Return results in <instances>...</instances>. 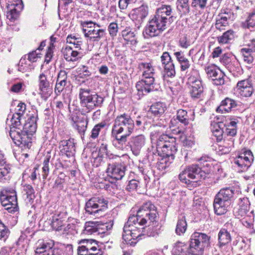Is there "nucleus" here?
Here are the masks:
<instances>
[{
  "label": "nucleus",
  "mask_w": 255,
  "mask_h": 255,
  "mask_svg": "<svg viewBox=\"0 0 255 255\" xmlns=\"http://www.w3.org/2000/svg\"><path fill=\"white\" fill-rule=\"evenodd\" d=\"M67 42L72 44L76 50H80L81 49L82 41H80L79 38H76L75 36L72 37L71 35L68 36L67 37Z\"/></svg>",
  "instance_id": "13d9d810"
},
{
  "label": "nucleus",
  "mask_w": 255,
  "mask_h": 255,
  "mask_svg": "<svg viewBox=\"0 0 255 255\" xmlns=\"http://www.w3.org/2000/svg\"><path fill=\"white\" fill-rule=\"evenodd\" d=\"M164 67L163 78L165 79L166 77H173L175 76L176 72L175 70V66L173 63L165 65Z\"/></svg>",
  "instance_id": "5fc2aeb1"
},
{
  "label": "nucleus",
  "mask_w": 255,
  "mask_h": 255,
  "mask_svg": "<svg viewBox=\"0 0 255 255\" xmlns=\"http://www.w3.org/2000/svg\"><path fill=\"white\" fill-rule=\"evenodd\" d=\"M254 159L252 152L250 150L244 149L234 159V163L244 171L247 170L251 165Z\"/></svg>",
  "instance_id": "4468645a"
},
{
  "label": "nucleus",
  "mask_w": 255,
  "mask_h": 255,
  "mask_svg": "<svg viewBox=\"0 0 255 255\" xmlns=\"http://www.w3.org/2000/svg\"><path fill=\"white\" fill-rule=\"evenodd\" d=\"M225 74L222 71H218V74L212 80L214 84L219 86L225 83Z\"/></svg>",
  "instance_id": "e2e57ef3"
},
{
  "label": "nucleus",
  "mask_w": 255,
  "mask_h": 255,
  "mask_svg": "<svg viewBox=\"0 0 255 255\" xmlns=\"http://www.w3.org/2000/svg\"><path fill=\"white\" fill-rule=\"evenodd\" d=\"M187 224L185 217H182L181 219H179L175 230L177 235L181 236L183 235L187 230Z\"/></svg>",
  "instance_id": "c03bdc74"
},
{
  "label": "nucleus",
  "mask_w": 255,
  "mask_h": 255,
  "mask_svg": "<svg viewBox=\"0 0 255 255\" xmlns=\"http://www.w3.org/2000/svg\"><path fill=\"white\" fill-rule=\"evenodd\" d=\"M160 58L162 64L163 66L169 64V63H173L170 55L167 52H163Z\"/></svg>",
  "instance_id": "69168bd1"
},
{
  "label": "nucleus",
  "mask_w": 255,
  "mask_h": 255,
  "mask_svg": "<svg viewBox=\"0 0 255 255\" xmlns=\"http://www.w3.org/2000/svg\"><path fill=\"white\" fill-rule=\"evenodd\" d=\"M37 116L32 115L27 119L24 125L22 126L21 128L27 136L35 132L37 128Z\"/></svg>",
  "instance_id": "bb28decb"
},
{
  "label": "nucleus",
  "mask_w": 255,
  "mask_h": 255,
  "mask_svg": "<svg viewBox=\"0 0 255 255\" xmlns=\"http://www.w3.org/2000/svg\"><path fill=\"white\" fill-rule=\"evenodd\" d=\"M223 126H224L223 123H215L212 126V131L213 135L216 137L217 141H220L223 139V133L225 132Z\"/></svg>",
  "instance_id": "58836bf2"
},
{
  "label": "nucleus",
  "mask_w": 255,
  "mask_h": 255,
  "mask_svg": "<svg viewBox=\"0 0 255 255\" xmlns=\"http://www.w3.org/2000/svg\"><path fill=\"white\" fill-rule=\"evenodd\" d=\"M81 25L85 36L89 38L90 41L98 42L106 35L105 30L100 29V26L92 21L82 22Z\"/></svg>",
  "instance_id": "9d476101"
},
{
  "label": "nucleus",
  "mask_w": 255,
  "mask_h": 255,
  "mask_svg": "<svg viewBox=\"0 0 255 255\" xmlns=\"http://www.w3.org/2000/svg\"><path fill=\"white\" fill-rule=\"evenodd\" d=\"M206 72L208 76L213 79L218 74V71H222L220 69L217 68L215 65H211L206 67Z\"/></svg>",
  "instance_id": "4d7b16f0"
},
{
  "label": "nucleus",
  "mask_w": 255,
  "mask_h": 255,
  "mask_svg": "<svg viewBox=\"0 0 255 255\" xmlns=\"http://www.w3.org/2000/svg\"><path fill=\"white\" fill-rule=\"evenodd\" d=\"M165 109L166 107L164 103L158 102L151 106L150 111L155 116H158L163 114Z\"/></svg>",
  "instance_id": "37998d69"
},
{
  "label": "nucleus",
  "mask_w": 255,
  "mask_h": 255,
  "mask_svg": "<svg viewBox=\"0 0 255 255\" xmlns=\"http://www.w3.org/2000/svg\"><path fill=\"white\" fill-rule=\"evenodd\" d=\"M145 143V138L143 134H139L131 137L128 142L130 150L132 153L138 156L140 153L142 147Z\"/></svg>",
  "instance_id": "aec40b11"
},
{
  "label": "nucleus",
  "mask_w": 255,
  "mask_h": 255,
  "mask_svg": "<svg viewBox=\"0 0 255 255\" xmlns=\"http://www.w3.org/2000/svg\"><path fill=\"white\" fill-rule=\"evenodd\" d=\"M218 241L220 248L225 246L231 241L230 233L227 229H221L218 234Z\"/></svg>",
  "instance_id": "f704fd0d"
},
{
  "label": "nucleus",
  "mask_w": 255,
  "mask_h": 255,
  "mask_svg": "<svg viewBox=\"0 0 255 255\" xmlns=\"http://www.w3.org/2000/svg\"><path fill=\"white\" fill-rule=\"evenodd\" d=\"M62 52L65 59L67 61H76L78 59L79 53L73 47L66 46L62 49Z\"/></svg>",
  "instance_id": "2f4dec72"
},
{
  "label": "nucleus",
  "mask_w": 255,
  "mask_h": 255,
  "mask_svg": "<svg viewBox=\"0 0 255 255\" xmlns=\"http://www.w3.org/2000/svg\"><path fill=\"white\" fill-rule=\"evenodd\" d=\"M177 150L176 138L163 134L158 138L156 149L152 152L155 155L162 157V164H166L167 162H171L174 159Z\"/></svg>",
  "instance_id": "f257e3e1"
},
{
  "label": "nucleus",
  "mask_w": 255,
  "mask_h": 255,
  "mask_svg": "<svg viewBox=\"0 0 255 255\" xmlns=\"http://www.w3.org/2000/svg\"><path fill=\"white\" fill-rule=\"evenodd\" d=\"M108 203L109 201L104 196H94L86 202L85 210L88 214L95 215L107 210Z\"/></svg>",
  "instance_id": "1a4fd4ad"
},
{
  "label": "nucleus",
  "mask_w": 255,
  "mask_h": 255,
  "mask_svg": "<svg viewBox=\"0 0 255 255\" xmlns=\"http://www.w3.org/2000/svg\"><path fill=\"white\" fill-rule=\"evenodd\" d=\"M10 198L6 199V201L0 200L1 205L9 213H14L17 210V197L15 198V201L12 202Z\"/></svg>",
  "instance_id": "79ce46f5"
},
{
  "label": "nucleus",
  "mask_w": 255,
  "mask_h": 255,
  "mask_svg": "<svg viewBox=\"0 0 255 255\" xmlns=\"http://www.w3.org/2000/svg\"><path fill=\"white\" fill-rule=\"evenodd\" d=\"M234 37V31L233 30H229L224 32L223 35L218 37V41L220 43L226 44Z\"/></svg>",
  "instance_id": "de8ad7c7"
},
{
  "label": "nucleus",
  "mask_w": 255,
  "mask_h": 255,
  "mask_svg": "<svg viewBox=\"0 0 255 255\" xmlns=\"http://www.w3.org/2000/svg\"><path fill=\"white\" fill-rule=\"evenodd\" d=\"M157 212L155 206L150 202L144 203L137 211L136 216L132 215L129 217V222H136L137 224L142 226L146 224V220L143 217H148L149 223L156 225L158 221Z\"/></svg>",
  "instance_id": "7ed1b4c3"
},
{
  "label": "nucleus",
  "mask_w": 255,
  "mask_h": 255,
  "mask_svg": "<svg viewBox=\"0 0 255 255\" xmlns=\"http://www.w3.org/2000/svg\"><path fill=\"white\" fill-rule=\"evenodd\" d=\"M59 148L61 153L65 154L68 157L73 156L75 151L74 139L69 138L60 140Z\"/></svg>",
  "instance_id": "412c9836"
},
{
  "label": "nucleus",
  "mask_w": 255,
  "mask_h": 255,
  "mask_svg": "<svg viewBox=\"0 0 255 255\" xmlns=\"http://www.w3.org/2000/svg\"><path fill=\"white\" fill-rule=\"evenodd\" d=\"M207 0H192L191 6L193 7H199L201 9H204L207 5Z\"/></svg>",
  "instance_id": "0e129e2a"
},
{
  "label": "nucleus",
  "mask_w": 255,
  "mask_h": 255,
  "mask_svg": "<svg viewBox=\"0 0 255 255\" xmlns=\"http://www.w3.org/2000/svg\"><path fill=\"white\" fill-rule=\"evenodd\" d=\"M126 170V166L121 163H109L106 172L109 176L118 180L124 177Z\"/></svg>",
  "instance_id": "dca6fc26"
},
{
  "label": "nucleus",
  "mask_w": 255,
  "mask_h": 255,
  "mask_svg": "<svg viewBox=\"0 0 255 255\" xmlns=\"http://www.w3.org/2000/svg\"><path fill=\"white\" fill-rule=\"evenodd\" d=\"M10 170V165L8 163L0 164V182L7 179V176Z\"/></svg>",
  "instance_id": "864d4df0"
},
{
  "label": "nucleus",
  "mask_w": 255,
  "mask_h": 255,
  "mask_svg": "<svg viewBox=\"0 0 255 255\" xmlns=\"http://www.w3.org/2000/svg\"><path fill=\"white\" fill-rule=\"evenodd\" d=\"M70 119L72 127L78 132L82 138L87 130L88 119L84 117L78 116L77 113L72 114Z\"/></svg>",
  "instance_id": "2eb2a0df"
},
{
  "label": "nucleus",
  "mask_w": 255,
  "mask_h": 255,
  "mask_svg": "<svg viewBox=\"0 0 255 255\" xmlns=\"http://www.w3.org/2000/svg\"><path fill=\"white\" fill-rule=\"evenodd\" d=\"M234 146V139L233 137H226L222 144L219 146V150L224 153H228Z\"/></svg>",
  "instance_id": "ea45409f"
},
{
  "label": "nucleus",
  "mask_w": 255,
  "mask_h": 255,
  "mask_svg": "<svg viewBox=\"0 0 255 255\" xmlns=\"http://www.w3.org/2000/svg\"><path fill=\"white\" fill-rule=\"evenodd\" d=\"M22 117V116L14 113L11 119L10 127H22L21 120Z\"/></svg>",
  "instance_id": "052dcab7"
},
{
  "label": "nucleus",
  "mask_w": 255,
  "mask_h": 255,
  "mask_svg": "<svg viewBox=\"0 0 255 255\" xmlns=\"http://www.w3.org/2000/svg\"><path fill=\"white\" fill-rule=\"evenodd\" d=\"M168 21L155 14L148 21L143 32L146 38L160 35L167 28Z\"/></svg>",
  "instance_id": "0eeeda50"
},
{
  "label": "nucleus",
  "mask_w": 255,
  "mask_h": 255,
  "mask_svg": "<svg viewBox=\"0 0 255 255\" xmlns=\"http://www.w3.org/2000/svg\"><path fill=\"white\" fill-rule=\"evenodd\" d=\"M176 6L181 16L186 15L190 11L189 0H177Z\"/></svg>",
  "instance_id": "e433bc0d"
},
{
  "label": "nucleus",
  "mask_w": 255,
  "mask_h": 255,
  "mask_svg": "<svg viewBox=\"0 0 255 255\" xmlns=\"http://www.w3.org/2000/svg\"><path fill=\"white\" fill-rule=\"evenodd\" d=\"M67 82L64 81H56L55 87V92L56 95H59L60 93L63 90L64 88L65 87Z\"/></svg>",
  "instance_id": "774afa93"
},
{
  "label": "nucleus",
  "mask_w": 255,
  "mask_h": 255,
  "mask_svg": "<svg viewBox=\"0 0 255 255\" xmlns=\"http://www.w3.org/2000/svg\"><path fill=\"white\" fill-rule=\"evenodd\" d=\"M239 105L235 100L226 98L223 100L220 106L216 109V112L221 114H225L231 112L233 109Z\"/></svg>",
  "instance_id": "b1692460"
},
{
  "label": "nucleus",
  "mask_w": 255,
  "mask_h": 255,
  "mask_svg": "<svg viewBox=\"0 0 255 255\" xmlns=\"http://www.w3.org/2000/svg\"><path fill=\"white\" fill-rule=\"evenodd\" d=\"M172 8L170 5H163L159 7L155 14L168 21V24L171 22L172 16L171 15Z\"/></svg>",
  "instance_id": "7c9ffc66"
},
{
  "label": "nucleus",
  "mask_w": 255,
  "mask_h": 255,
  "mask_svg": "<svg viewBox=\"0 0 255 255\" xmlns=\"http://www.w3.org/2000/svg\"><path fill=\"white\" fill-rule=\"evenodd\" d=\"M243 26L248 28L255 27V12L249 15L247 19L243 23Z\"/></svg>",
  "instance_id": "bf43d9fd"
},
{
  "label": "nucleus",
  "mask_w": 255,
  "mask_h": 255,
  "mask_svg": "<svg viewBox=\"0 0 255 255\" xmlns=\"http://www.w3.org/2000/svg\"><path fill=\"white\" fill-rule=\"evenodd\" d=\"M155 80L153 76L143 77L141 80L136 84V88L138 92L143 94L149 93L154 89Z\"/></svg>",
  "instance_id": "f3484780"
},
{
  "label": "nucleus",
  "mask_w": 255,
  "mask_h": 255,
  "mask_svg": "<svg viewBox=\"0 0 255 255\" xmlns=\"http://www.w3.org/2000/svg\"><path fill=\"white\" fill-rule=\"evenodd\" d=\"M134 121L130 116L124 113L118 116L114 121L112 131L131 134L134 129Z\"/></svg>",
  "instance_id": "6e6552de"
},
{
  "label": "nucleus",
  "mask_w": 255,
  "mask_h": 255,
  "mask_svg": "<svg viewBox=\"0 0 255 255\" xmlns=\"http://www.w3.org/2000/svg\"><path fill=\"white\" fill-rule=\"evenodd\" d=\"M22 0H17L16 3L7 6L6 17L11 21H14L19 18L20 13L23 8Z\"/></svg>",
  "instance_id": "6ab92c4d"
},
{
  "label": "nucleus",
  "mask_w": 255,
  "mask_h": 255,
  "mask_svg": "<svg viewBox=\"0 0 255 255\" xmlns=\"http://www.w3.org/2000/svg\"><path fill=\"white\" fill-rule=\"evenodd\" d=\"M106 126V123L105 122H102L96 125L92 130L91 134L90 135L91 138L92 139H96L97 138L101 129L104 128Z\"/></svg>",
  "instance_id": "6e6d98bb"
},
{
  "label": "nucleus",
  "mask_w": 255,
  "mask_h": 255,
  "mask_svg": "<svg viewBox=\"0 0 255 255\" xmlns=\"http://www.w3.org/2000/svg\"><path fill=\"white\" fill-rule=\"evenodd\" d=\"M16 197V192L11 188H5L2 189L0 192V200H3L5 202L6 199L10 198L12 202L15 201Z\"/></svg>",
  "instance_id": "4c0bfd02"
},
{
  "label": "nucleus",
  "mask_w": 255,
  "mask_h": 255,
  "mask_svg": "<svg viewBox=\"0 0 255 255\" xmlns=\"http://www.w3.org/2000/svg\"><path fill=\"white\" fill-rule=\"evenodd\" d=\"M122 33L125 40L129 42L131 45H135L137 44V40L135 31H132L129 28H127Z\"/></svg>",
  "instance_id": "c9c22d12"
},
{
  "label": "nucleus",
  "mask_w": 255,
  "mask_h": 255,
  "mask_svg": "<svg viewBox=\"0 0 255 255\" xmlns=\"http://www.w3.org/2000/svg\"><path fill=\"white\" fill-rule=\"evenodd\" d=\"M79 98L82 106L90 112L96 108L101 107L104 102L103 97L89 89L81 88L79 91Z\"/></svg>",
  "instance_id": "39448f33"
},
{
  "label": "nucleus",
  "mask_w": 255,
  "mask_h": 255,
  "mask_svg": "<svg viewBox=\"0 0 255 255\" xmlns=\"http://www.w3.org/2000/svg\"><path fill=\"white\" fill-rule=\"evenodd\" d=\"M237 88L239 94L243 97H250L253 92V88L249 79H245L238 82Z\"/></svg>",
  "instance_id": "393cba45"
},
{
  "label": "nucleus",
  "mask_w": 255,
  "mask_h": 255,
  "mask_svg": "<svg viewBox=\"0 0 255 255\" xmlns=\"http://www.w3.org/2000/svg\"><path fill=\"white\" fill-rule=\"evenodd\" d=\"M67 213L65 209L58 211L52 217L51 226L56 231H62L67 222Z\"/></svg>",
  "instance_id": "a211bd4d"
},
{
  "label": "nucleus",
  "mask_w": 255,
  "mask_h": 255,
  "mask_svg": "<svg viewBox=\"0 0 255 255\" xmlns=\"http://www.w3.org/2000/svg\"><path fill=\"white\" fill-rule=\"evenodd\" d=\"M189 93L192 99L195 100L202 97L204 88L199 77L190 76L188 79Z\"/></svg>",
  "instance_id": "f8f14e48"
},
{
  "label": "nucleus",
  "mask_w": 255,
  "mask_h": 255,
  "mask_svg": "<svg viewBox=\"0 0 255 255\" xmlns=\"http://www.w3.org/2000/svg\"><path fill=\"white\" fill-rule=\"evenodd\" d=\"M139 226L136 222H129V219L125 224L123 228V238L125 241H130L140 237L142 235L143 229L141 230L138 227Z\"/></svg>",
  "instance_id": "9b49d317"
},
{
  "label": "nucleus",
  "mask_w": 255,
  "mask_h": 255,
  "mask_svg": "<svg viewBox=\"0 0 255 255\" xmlns=\"http://www.w3.org/2000/svg\"><path fill=\"white\" fill-rule=\"evenodd\" d=\"M208 157H202L199 159L198 164H192L187 167L179 175L180 180L187 184L191 182L190 179L194 180L193 182H197L202 179L206 177V171L203 170L205 167L210 166Z\"/></svg>",
  "instance_id": "f03ea898"
},
{
  "label": "nucleus",
  "mask_w": 255,
  "mask_h": 255,
  "mask_svg": "<svg viewBox=\"0 0 255 255\" xmlns=\"http://www.w3.org/2000/svg\"><path fill=\"white\" fill-rule=\"evenodd\" d=\"M98 245L97 242L94 240H89L88 245L85 247L86 250L89 251V253L93 251H97Z\"/></svg>",
  "instance_id": "338daca9"
},
{
  "label": "nucleus",
  "mask_w": 255,
  "mask_h": 255,
  "mask_svg": "<svg viewBox=\"0 0 255 255\" xmlns=\"http://www.w3.org/2000/svg\"><path fill=\"white\" fill-rule=\"evenodd\" d=\"M23 190L26 193L27 198L29 201L33 199L35 197V191L31 185L29 184L24 185L23 186Z\"/></svg>",
  "instance_id": "680f3d73"
},
{
  "label": "nucleus",
  "mask_w": 255,
  "mask_h": 255,
  "mask_svg": "<svg viewBox=\"0 0 255 255\" xmlns=\"http://www.w3.org/2000/svg\"><path fill=\"white\" fill-rule=\"evenodd\" d=\"M219 18L216 19L215 27L216 29L221 31L224 30L225 27L228 25V19L230 18V16L219 15Z\"/></svg>",
  "instance_id": "09e8293b"
},
{
  "label": "nucleus",
  "mask_w": 255,
  "mask_h": 255,
  "mask_svg": "<svg viewBox=\"0 0 255 255\" xmlns=\"http://www.w3.org/2000/svg\"><path fill=\"white\" fill-rule=\"evenodd\" d=\"M234 194V190L230 188L222 189L216 195L214 201V209L217 215L225 214L228 211Z\"/></svg>",
  "instance_id": "20e7f679"
},
{
  "label": "nucleus",
  "mask_w": 255,
  "mask_h": 255,
  "mask_svg": "<svg viewBox=\"0 0 255 255\" xmlns=\"http://www.w3.org/2000/svg\"><path fill=\"white\" fill-rule=\"evenodd\" d=\"M188 246L181 242L177 243L174 247L173 255H188Z\"/></svg>",
  "instance_id": "8fccbe9b"
},
{
  "label": "nucleus",
  "mask_w": 255,
  "mask_h": 255,
  "mask_svg": "<svg viewBox=\"0 0 255 255\" xmlns=\"http://www.w3.org/2000/svg\"><path fill=\"white\" fill-rule=\"evenodd\" d=\"M9 136L14 143L19 146L28 147L31 145V141L26 134H25L21 127H10Z\"/></svg>",
  "instance_id": "ddd939ff"
},
{
  "label": "nucleus",
  "mask_w": 255,
  "mask_h": 255,
  "mask_svg": "<svg viewBox=\"0 0 255 255\" xmlns=\"http://www.w3.org/2000/svg\"><path fill=\"white\" fill-rule=\"evenodd\" d=\"M114 222L111 221L108 223H102L98 222V235L105 234L107 231L111 230L113 226Z\"/></svg>",
  "instance_id": "603ef678"
},
{
  "label": "nucleus",
  "mask_w": 255,
  "mask_h": 255,
  "mask_svg": "<svg viewBox=\"0 0 255 255\" xmlns=\"http://www.w3.org/2000/svg\"><path fill=\"white\" fill-rule=\"evenodd\" d=\"M137 68L142 71V77L154 75V69L150 62H140Z\"/></svg>",
  "instance_id": "473e14b6"
},
{
  "label": "nucleus",
  "mask_w": 255,
  "mask_h": 255,
  "mask_svg": "<svg viewBox=\"0 0 255 255\" xmlns=\"http://www.w3.org/2000/svg\"><path fill=\"white\" fill-rule=\"evenodd\" d=\"M53 246L54 244L52 242L44 243L37 248L35 253L39 255H58L59 250L52 249Z\"/></svg>",
  "instance_id": "a878e982"
},
{
  "label": "nucleus",
  "mask_w": 255,
  "mask_h": 255,
  "mask_svg": "<svg viewBox=\"0 0 255 255\" xmlns=\"http://www.w3.org/2000/svg\"><path fill=\"white\" fill-rule=\"evenodd\" d=\"M241 54L242 55L244 61L248 64H251L253 62L254 58V54L250 49L247 48H242L240 50Z\"/></svg>",
  "instance_id": "a18cd8bd"
},
{
  "label": "nucleus",
  "mask_w": 255,
  "mask_h": 255,
  "mask_svg": "<svg viewBox=\"0 0 255 255\" xmlns=\"http://www.w3.org/2000/svg\"><path fill=\"white\" fill-rule=\"evenodd\" d=\"M107 152V145L102 144L101 146L98 153H93V160L92 162L93 165L96 167H99L103 162V154Z\"/></svg>",
  "instance_id": "c756f323"
},
{
  "label": "nucleus",
  "mask_w": 255,
  "mask_h": 255,
  "mask_svg": "<svg viewBox=\"0 0 255 255\" xmlns=\"http://www.w3.org/2000/svg\"><path fill=\"white\" fill-rule=\"evenodd\" d=\"M148 7L145 5H142L138 8L132 10V12L130 16L133 20H136L137 22V27L139 28L140 24L143 22V19L147 16L148 13Z\"/></svg>",
  "instance_id": "5701e85b"
},
{
  "label": "nucleus",
  "mask_w": 255,
  "mask_h": 255,
  "mask_svg": "<svg viewBox=\"0 0 255 255\" xmlns=\"http://www.w3.org/2000/svg\"><path fill=\"white\" fill-rule=\"evenodd\" d=\"M194 113L191 111L187 112L186 111L180 109L177 111L176 119L184 126H186L189 123L190 121L194 120V118H191V116H193Z\"/></svg>",
  "instance_id": "c85d7f7f"
},
{
  "label": "nucleus",
  "mask_w": 255,
  "mask_h": 255,
  "mask_svg": "<svg viewBox=\"0 0 255 255\" xmlns=\"http://www.w3.org/2000/svg\"><path fill=\"white\" fill-rule=\"evenodd\" d=\"M174 54L180 64L181 71H185L190 67V64L189 61L184 56L182 52H176Z\"/></svg>",
  "instance_id": "a19ab883"
},
{
  "label": "nucleus",
  "mask_w": 255,
  "mask_h": 255,
  "mask_svg": "<svg viewBox=\"0 0 255 255\" xmlns=\"http://www.w3.org/2000/svg\"><path fill=\"white\" fill-rule=\"evenodd\" d=\"M98 222L89 221L85 222L82 229V233L85 235H98Z\"/></svg>",
  "instance_id": "72a5a7b5"
},
{
  "label": "nucleus",
  "mask_w": 255,
  "mask_h": 255,
  "mask_svg": "<svg viewBox=\"0 0 255 255\" xmlns=\"http://www.w3.org/2000/svg\"><path fill=\"white\" fill-rule=\"evenodd\" d=\"M148 225L147 229L146 234L148 237H154L159 234L161 226L159 224L158 221L157 222V224L153 225L150 223Z\"/></svg>",
  "instance_id": "3c124183"
},
{
  "label": "nucleus",
  "mask_w": 255,
  "mask_h": 255,
  "mask_svg": "<svg viewBox=\"0 0 255 255\" xmlns=\"http://www.w3.org/2000/svg\"><path fill=\"white\" fill-rule=\"evenodd\" d=\"M130 134L112 130L111 135L114 138L113 143L115 146L122 149L125 148L128 143V137Z\"/></svg>",
  "instance_id": "4be33fe9"
},
{
  "label": "nucleus",
  "mask_w": 255,
  "mask_h": 255,
  "mask_svg": "<svg viewBox=\"0 0 255 255\" xmlns=\"http://www.w3.org/2000/svg\"><path fill=\"white\" fill-rule=\"evenodd\" d=\"M239 208L238 211V216L243 217L249 211V204L247 198H243L239 204Z\"/></svg>",
  "instance_id": "49530a36"
},
{
  "label": "nucleus",
  "mask_w": 255,
  "mask_h": 255,
  "mask_svg": "<svg viewBox=\"0 0 255 255\" xmlns=\"http://www.w3.org/2000/svg\"><path fill=\"white\" fill-rule=\"evenodd\" d=\"M210 237L202 233L195 232L191 236L189 253L192 255H202L204 250L210 245Z\"/></svg>",
  "instance_id": "423d86ee"
},
{
  "label": "nucleus",
  "mask_w": 255,
  "mask_h": 255,
  "mask_svg": "<svg viewBox=\"0 0 255 255\" xmlns=\"http://www.w3.org/2000/svg\"><path fill=\"white\" fill-rule=\"evenodd\" d=\"M39 90L40 94L43 95H50L51 88L50 83L47 79L45 75L42 73L39 76Z\"/></svg>",
  "instance_id": "cd10ccee"
}]
</instances>
